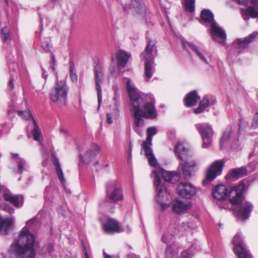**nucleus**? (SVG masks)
I'll use <instances>...</instances> for the list:
<instances>
[{
  "label": "nucleus",
  "mask_w": 258,
  "mask_h": 258,
  "mask_svg": "<svg viewBox=\"0 0 258 258\" xmlns=\"http://www.w3.org/2000/svg\"><path fill=\"white\" fill-rule=\"evenodd\" d=\"M100 148L99 147L95 144H92L89 149L87 151L85 156L84 159H83V157L81 156V159L83 160L84 162H90L91 158L95 157L96 155L99 152Z\"/></svg>",
  "instance_id": "nucleus-25"
},
{
  "label": "nucleus",
  "mask_w": 258,
  "mask_h": 258,
  "mask_svg": "<svg viewBox=\"0 0 258 258\" xmlns=\"http://www.w3.org/2000/svg\"><path fill=\"white\" fill-rule=\"evenodd\" d=\"M195 0H184V8L185 10L192 13L195 11Z\"/></svg>",
  "instance_id": "nucleus-39"
},
{
  "label": "nucleus",
  "mask_w": 258,
  "mask_h": 258,
  "mask_svg": "<svg viewBox=\"0 0 258 258\" xmlns=\"http://www.w3.org/2000/svg\"><path fill=\"white\" fill-rule=\"evenodd\" d=\"M244 187L243 184H240L230 188L229 190L226 186L220 185L215 187L213 192V196L214 199L219 202V207L221 209H226L228 208V202L226 201L228 196L229 197L230 202L233 205L239 204L244 199Z\"/></svg>",
  "instance_id": "nucleus-3"
},
{
  "label": "nucleus",
  "mask_w": 258,
  "mask_h": 258,
  "mask_svg": "<svg viewBox=\"0 0 258 258\" xmlns=\"http://www.w3.org/2000/svg\"><path fill=\"white\" fill-rule=\"evenodd\" d=\"M130 55L126 51L120 50L116 54L117 63L118 66L124 67L127 63Z\"/></svg>",
  "instance_id": "nucleus-29"
},
{
  "label": "nucleus",
  "mask_w": 258,
  "mask_h": 258,
  "mask_svg": "<svg viewBox=\"0 0 258 258\" xmlns=\"http://www.w3.org/2000/svg\"><path fill=\"white\" fill-rule=\"evenodd\" d=\"M33 122L34 124V127L32 131L33 138L35 141H38L41 137V133L34 118H33Z\"/></svg>",
  "instance_id": "nucleus-38"
},
{
  "label": "nucleus",
  "mask_w": 258,
  "mask_h": 258,
  "mask_svg": "<svg viewBox=\"0 0 258 258\" xmlns=\"http://www.w3.org/2000/svg\"><path fill=\"white\" fill-rule=\"evenodd\" d=\"M210 32L214 40L221 44L225 45L226 34L225 31L220 27L216 22L212 23L210 25Z\"/></svg>",
  "instance_id": "nucleus-12"
},
{
  "label": "nucleus",
  "mask_w": 258,
  "mask_h": 258,
  "mask_svg": "<svg viewBox=\"0 0 258 258\" xmlns=\"http://www.w3.org/2000/svg\"><path fill=\"white\" fill-rule=\"evenodd\" d=\"M104 258H111V256L109 255H107L105 254V255L104 256Z\"/></svg>",
  "instance_id": "nucleus-58"
},
{
  "label": "nucleus",
  "mask_w": 258,
  "mask_h": 258,
  "mask_svg": "<svg viewBox=\"0 0 258 258\" xmlns=\"http://www.w3.org/2000/svg\"><path fill=\"white\" fill-rule=\"evenodd\" d=\"M53 162L55 166L57 175L58 177L59 181L63 185L65 183V179L63 176V173L61 168L58 159L53 155Z\"/></svg>",
  "instance_id": "nucleus-33"
},
{
  "label": "nucleus",
  "mask_w": 258,
  "mask_h": 258,
  "mask_svg": "<svg viewBox=\"0 0 258 258\" xmlns=\"http://www.w3.org/2000/svg\"><path fill=\"white\" fill-rule=\"evenodd\" d=\"M167 235H163L162 236V238H161V240L162 241L164 242V243H167L168 242L167 240L166 239V237H167Z\"/></svg>",
  "instance_id": "nucleus-55"
},
{
  "label": "nucleus",
  "mask_w": 258,
  "mask_h": 258,
  "mask_svg": "<svg viewBox=\"0 0 258 258\" xmlns=\"http://www.w3.org/2000/svg\"><path fill=\"white\" fill-rule=\"evenodd\" d=\"M151 146L149 143H145V142H143L142 148L144 150L145 156L148 159L149 164L152 166L156 167L158 164L157 161L153 155Z\"/></svg>",
  "instance_id": "nucleus-19"
},
{
  "label": "nucleus",
  "mask_w": 258,
  "mask_h": 258,
  "mask_svg": "<svg viewBox=\"0 0 258 258\" xmlns=\"http://www.w3.org/2000/svg\"><path fill=\"white\" fill-rule=\"evenodd\" d=\"M126 80V89L130 98L129 109L134 117L133 129L140 136H142L145 122L143 118L154 119L157 116L155 106V99L151 94L141 92L131 84L130 78Z\"/></svg>",
  "instance_id": "nucleus-1"
},
{
  "label": "nucleus",
  "mask_w": 258,
  "mask_h": 258,
  "mask_svg": "<svg viewBox=\"0 0 258 258\" xmlns=\"http://www.w3.org/2000/svg\"><path fill=\"white\" fill-rule=\"evenodd\" d=\"M98 163H98V161H96V162H95V163H94V165H98Z\"/></svg>",
  "instance_id": "nucleus-59"
},
{
  "label": "nucleus",
  "mask_w": 258,
  "mask_h": 258,
  "mask_svg": "<svg viewBox=\"0 0 258 258\" xmlns=\"http://www.w3.org/2000/svg\"><path fill=\"white\" fill-rule=\"evenodd\" d=\"M154 175V185L156 192V200L157 203L159 204L162 210L168 208L170 204L172 197L166 188L161 181L160 177L158 175V172L156 170L153 171Z\"/></svg>",
  "instance_id": "nucleus-4"
},
{
  "label": "nucleus",
  "mask_w": 258,
  "mask_h": 258,
  "mask_svg": "<svg viewBox=\"0 0 258 258\" xmlns=\"http://www.w3.org/2000/svg\"><path fill=\"white\" fill-rule=\"evenodd\" d=\"M174 246L171 245H169L167 246L165 254L168 257L171 258L173 256V254L174 253H176V251H175L174 250Z\"/></svg>",
  "instance_id": "nucleus-41"
},
{
  "label": "nucleus",
  "mask_w": 258,
  "mask_h": 258,
  "mask_svg": "<svg viewBox=\"0 0 258 258\" xmlns=\"http://www.w3.org/2000/svg\"><path fill=\"white\" fill-rule=\"evenodd\" d=\"M45 73H46V71H43L42 74V77L44 78V79H46V77H47V75L45 74Z\"/></svg>",
  "instance_id": "nucleus-57"
},
{
  "label": "nucleus",
  "mask_w": 258,
  "mask_h": 258,
  "mask_svg": "<svg viewBox=\"0 0 258 258\" xmlns=\"http://www.w3.org/2000/svg\"><path fill=\"white\" fill-rule=\"evenodd\" d=\"M197 56L203 62L206 63V64H209V62L208 61V60L206 58V57L205 56L204 53L201 51L200 53L198 54Z\"/></svg>",
  "instance_id": "nucleus-47"
},
{
  "label": "nucleus",
  "mask_w": 258,
  "mask_h": 258,
  "mask_svg": "<svg viewBox=\"0 0 258 258\" xmlns=\"http://www.w3.org/2000/svg\"><path fill=\"white\" fill-rule=\"evenodd\" d=\"M220 146L221 149L227 147H230L234 150L241 149V144L235 127L229 126L226 128L221 138Z\"/></svg>",
  "instance_id": "nucleus-6"
},
{
  "label": "nucleus",
  "mask_w": 258,
  "mask_h": 258,
  "mask_svg": "<svg viewBox=\"0 0 258 258\" xmlns=\"http://www.w3.org/2000/svg\"><path fill=\"white\" fill-rule=\"evenodd\" d=\"M3 197L5 200L16 207H21L23 204V197L21 195H13L10 192H7L3 195Z\"/></svg>",
  "instance_id": "nucleus-18"
},
{
  "label": "nucleus",
  "mask_w": 258,
  "mask_h": 258,
  "mask_svg": "<svg viewBox=\"0 0 258 258\" xmlns=\"http://www.w3.org/2000/svg\"><path fill=\"white\" fill-rule=\"evenodd\" d=\"M183 48L185 49L186 48V46H185V44H183Z\"/></svg>",
  "instance_id": "nucleus-60"
},
{
  "label": "nucleus",
  "mask_w": 258,
  "mask_h": 258,
  "mask_svg": "<svg viewBox=\"0 0 258 258\" xmlns=\"http://www.w3.org/2000/svg\"><path fill=\"white\" fill-rule=\"evenodd\" d=\"M17 114L19 116L22 117L23 119L26 120L31 118L33 120V118H34L29 111H19L17 112Z\"/></svg>",
  "instance_id": "nucleus-40"
},
{
  "label": "nucleus",
  "mask_w": 258,
  "mask_h": 258,
  "mask_svg": "<svg viewBox=\"0 0 258 258\" xmlns=\"http://www.w3.org/2000/svg\"><path fill=\"white\" fill-rule=\"evenodd\" d=\"M154 62H145V80L148 81L152 77L154 72L153 67Z\"/></svg>",
  "instance_id": "nucleus-35"
},
{
  "label": "nucleus",
  "mask_w": 258,
  "mask_h": 258,
  "mask_svg": "<svg viewBox=\"0 0 258 258\" xmlns=\"http://www.w3.org/2000/svg\"><path fill=\"white\" fill-rule=\"evenodd\" d=\"M36 222L35 219L27 221L26 226L21 231L18 240L11 245L8 254L6 256L4 255L3 258L35 257V252L33 249L35 238L29 229H33Z\"/></svg>",
  "instance_id": "nucleus-2"
},
{
  "label": "nucleus",
  "mask_w": 258,
  "mask_h": 258,
  "mask_svg": "<svg viewBox=\"0 0 258 258\" xmlns=\"http://www.w3.org/2000/svg\"><path fill=\"white\" fill-rule=\"evenodd\" d=\"M157 53L155 43L149 40L144 51L141 54V58L145 60V62H154L155 55Z\"/></svg>",
  "instance_id": "nucleus-16"
},
{
  "label": "nucleus",
  "mask_w": 258,
  "mask_h": 258,
  "mask_svg": "<svg viewBox=\"0 0 258 258\" xmlns=\"http://www.w3.org/2000/svg\"><path fill=\"white\" fill-rule=\"evenodd\" d=\"M42 46L45 51H48L49 50V43L47 41L42 42Z\"/></svg>",
  "instance_id": "nucleus-51"
},
{
  "label": "nucleus",
  "mask_w": 258,
  "mask_h": 258,
  "mask_svg": "<svg viewBox=\"0 0 258 258\" xmlns=\"http://www.w3.org/2000/svg\"><path fill=\"white\" fill-rule=\"evenodd\" d=\"M9 68L10 80L8 83V87L10 90H13L14 88L13 81L17 77V70L18 68V66L16 63L13 62L9 64Z\"/></svg>",
  "instance_id": "nucleus-24"
},
{
  "label": "nucleus",
  "mask_w": 258,
  "mask_h": 258,
  "mask_svg": "<svg viewBox=\"0 0 258 258\" xmlns=\"http://www.w3.org/2000/svg\"><path fill=\"white\" fill-rule=\"evenodd\" d=\"M252 205L248 202H245L241 206L240 215L243 220H245L249 218L250 214L252 211Z\"/></svg>",
  "instance_id": "nucleus-30"
},
{
  "label": "nucleus",
  "mask_w": 258,
  "mask_h": 258,
  "mask_svg": "<svg viewBox=\"0 0 258 258\" xmlns=\"http://www.w3.org/2000/svg\"><path fill=\"white\" fill-rule=\"evenodd\" d=\"M201 17L203 23L206 26L208 25H211L212 23H215L216 22L214 19V15L209 10H204L201 12Z\"/></svg>",
  "instance_id": "nucleus-26"
},
{
  "label": "nucleus",
  "mask_w": 258,
  "mask_h": 258,
  "mask_svg": "<svg viewBox=\"0 0 258 258\" xmlns=\"http://www.w3.org/2000/svg\"><path fill=\"white\" fill-rule=\"evenodd\" d=\"M191 255V253H189L187 250H184L181 253V257L182 258H190Z\"/></svg>",
  "instance_id": "nucleus-49"
},
{
  "label": "nucleus",
  "mask_w": 258,
  "mask_h": 258,
  "mask_svg": "<svg viewBox=\"0 0 258 258\" xmlns=\"http://www.w3.org/2000/svg\"><path fill=\"white\" fill-rule=\"evenodd\" d=\"M188 46L196 53V55L201 52L198 47L192 42H186Z\"/></svg>",
  "instance_id": "nucleus-42"
},
{
  "label": "nucleus",
  "mask_w": 258,
  "mask_h": 258,
  "mask_svg": "<svg viewBox=\"0 0 258 258\" xmlns=\"http://www.w3.org/2000/svg\"><path fill=\"white\" fill-rule=\"evenodd\" d=\"M14 220L12 218L3 219L0 217V233L7 235L13 225Z\"/></svg>",
  "instance_id": "nucleus-22"
},
{
  "label": "nucleus",
  "mask_w": 258,
  "mask_h": 258,
  "mask_svg": "<svg viewBox=\"0 0 258 258\" xmlns=\"http://www.w3.org/2000/svg\"><path fill=\"white\" fill-rule=\"evenodd\" d=\"M70 77L73 82H76L77 81L78 76L76 73L73 72L72 71H71L70 72Z\"/></svg>",
  "instance_id": "nucleus-50"
},
{
  "label": "nucleus",
  "mask_w": 258,
  "mask_h": 258,
  "mask_svg": "<svg viewBox=\"0 0 258 258\" xmlns=\"http://www.w3.org/2000/svg\"><path fill=\"white\" fill-rule=\"evenodd\" d=\"M200 99V96L198 94L196 91H192L189 92L184 98L185 104L186 106L190 107L193 106Z\"/></svg>",
  "instance_id": "nucleus-27"
},
{
  "label": "nucleus",
  "mask_w": 258,
  "mask_h": 258,
  "mask_svg": "<svg viewBox=\"0 0 258 258\" xmlns=\"http://www.w3.org/2000/svg\"><path fill=\"white\" fill-rule=\"evenodd\" d=\"M56 60L55 59V57L53 54L51 55V64L50 66V69L51 70V71L53 72L55 71V67L56 66Z\"/></svg>",
  "instance_id": "nucleus-48"
},
{
  "label": "nucleus",
  "mask_w": 258,
  "mask_h": 258,
  "mask_svg": "<svg viewBox=\"0 0 258 258\" xmlns=\"http://www.w3.org/2000/svg\"><path fill=\"white\" fill-rule=\"evenodd\" d=\"M177 191L179 195L187 199H190L197 193L196 187L191 183L185 181L178 184Z\"/></svg>",
  "instance_id": "nucleus-11"
},
{
  "label": "nucleus",
  "mask_w": 258,
  "mask_h": 258,
  "mask_svg": "<svg viewBox=\"0 0 258 258\" xmlns=\"http://www.w3.org/2000/svg\"><path fill=\"white\" fill-rule=\"evenodd\" d=\"M2 186L1 184H0V190L2 189Z\"/></svg>",
  "instance_id": "nucleus-61"
},
{
  "label": "nucleus",
  "mask_w": 258,
  "mask_h": 258,
  "mask_svg": "<svg viewBox=\"0 0 258 258\" xmlns=\"http://www.w3.org/2000/svg\"><path fill=\"white\" fill-rule=\"evenodd\" d=\"M197 167V163L195 160L179 162L178 170L182 171L184 178L188 179L195 173Z\"/></svg>",
  "instance_id": "nucleus-13"
},
{
  "label": "nucleus",
  "mask_w": 258,
  "mask_h": 258,
  "mask_svg": "<svg viewBox=\"0 0 258 258\" xmlns=\"http://www.w3.org/2000/svg\"><path fill=\"white\" fill-rule=\"evenodd\" d=\"M162 174L164 179L169 182L174 183L176 180L173 172L163 171H162Z\"/></svg>",
  "instance_id": "nucleus-37"
},
{
  "label": "nucleus",
  "mask_w": 258,
  "mask_h": 258,
  "mask_svg": "<svg viewBox=\"0 0 258 258\" xmlns=\"http://www.w3.org/2000/svg\"><path fill=\"white\" fill-rule=\"evenodd\" d=\"M251 127L254 129L258 128V112H256L253 115Z\"/></svg>",
  "instance_id": "nucleus-44"
},
{
  "label": "nucleus",
  "mask_w": 258,
  "mask_h": 258,
  "mask_svg": "<svg viewBox=\"0 0 258 258\" xmlns=\"http://www.w3.org/2000/svg\"><path fill=\"white\" fill-rule=\"evenodd\" d=\"M107 122L109 124H111L112 123L113 121L112 119L111 115V114L107 113Z\"/></svg>",
  "instance_id": "nucleus-52"
},
{
  "label": "nucleus",
  "mask_w": 258,
  "mask_h": 258,
  "mask_svg": "<svg viewBox=\"0 0 258 258\" xmlns=\"http://www.w3.org/2000/svg\"><path fill=\"white\" fill-rule=\"evenodd\" d=\"M232 243L234 252L238 258H252L239 234H236L234 237Z\"/></svg>",
  "instance_id": "nucleus-10"
},
{
  "label": "nucleus",
  "mask_w": 258,
  "mask_h": 258,
  "mask_svg": "<svg viewBox=\"0 0 258 258\" xmlns=\"http://www.w3.org/2000/svg\"><path fill=\"white\" fill-rule=\"evenodd\" d=\"M224 165L223 160H217L213 162L207 170L206 178L203 181V184L206 185L221 174Z\"/></svg>",
  "instance_id": "nucleus-8"
},
{
  "label": "nucleus",
  "mask_w": 258,
  "mask_h": 258,
  "mask_svg": "<svg viewBox=\"0 0 258 258\" xmlns=\"http://www.w3.org/2000/svg\"><path fill=\"white\" fill-rule=\"evenodd\" d=\"M238 3L241 5H247L248 3V0H237Z\"/></svg>",
  "instance_id": "nucleus-54"
},
{
  "label": "nucleus",
  "mask_w": 258,
  "mask_h": 258,
  "mask_svg": "<svg viewBox=\"0 0 258 258\" xmlns=\"http://www.w3.org/2000/svg\"><path fill=\"white\" fill-rule=\"evenodd\" d=\"M3 210L10 214L14 212V209L8 204H5L3 207Z\"/></svg>",
  "instance_id": "nucleus-45"
},
{
  "label": "nucleus",
  "mask_w": 258,
  "mask_h": 258,
  "mask_svg": "<svg viewBox=\"0 0 258 258\" xmlns=\"http://www.w3.org/2000/svg\"><path fill=\"white\" fill-rule=\"evenodd\" d=\"M6 1H7V0H6Z\"/></svg>",
  "instance_id": "nucleus-62"
},
{
  "label": "nucleus",
  "mask_w": 258,
  "mask_h": 258,
  "mask_svg": "<svg viewBox=\"0 0 258 258\" xmlns=\"http://www.w3.org/2000/svg\"><path fill=\"white\" fill-rule=\"evenodd\" d=\"M105 233L112 234L114 233H120L123 231L130 232L129 226L126 225V230L120 227L118 223L115 220L109 219L103 225Z\"/></svg>",
  "instance_id": "nucleus-15"
},
{
  "label": "nucleus",
  "mask_w": 258,
  "mask_h": 258,
  "mask_svg": "<svg viewBox=\"0 0 258 258\" xmlns=\"http://www.w3.org/2000/svg\"><path fill=\"white\" fill-rule=\"evenodd\" d=\"M69 88L64 81H56L54 87L51 90L50 100L59 107L66 105Z\"/></svg>",
  "instance_id": "nucleus-5"
},
{
  "label": "nucleus",
  "mask_w": 258,
  "mask_h": 258,
  "mask_svg": "<svg viewBox=\"0 0 258 258\" xmlns=\"http://www.w3.org/2000/svg\"><path fill=\"white\" fill-rule=\"evenodd\" d=\"M174 153L176 157L180 161L184 162L187 160L189 153V146L187 143L178 142L174 148Z\"/></svg>",
  "instance_id": "nucleus-17"
},
{
  "label": "nucleus",
  "mask_w": 258,
  "mask_h": 258,
  "mask_svg": "<svg viewBox=\"0 0 258 258\" xmlns=\"http://www.w3.org/2000/svg\"><path fill=\"white\" fill-rule=\"evenodd\" d=\"M59 132L60 133L63 134L64 135H68V131H67V130H66L63 127H60L59 128Z\"/></svg>",
  "instance_id": "nucleus-53"
},
{
  "label": "nucleus",
  "mask_w": 258,
  "mask_h": 258,
  "mask_svg": "<svg viewBox=\"0 0 258 258\" xmlns=\"http://www.w3.org/2000/svg\"><path fill=\"white\" fill-rule=\"evenodd\" d=\"M246 169L244 167L238 168H234L230 170L229 172L228 176L232 178L237 179L242 176L246 175Z\"/></svg>",
  "instance_id": "nucleus-31"
},
{
  "label": "nucleus",
  "mask_w": 258,
  "mask_h": 258,
  "mask_svg": "<svg viewBox=\"0 0 258 258\" xmlns=\"http://www.w3.org/2000/svg\"><path fill=\"white\" fill-rule=\"evenodd\" d=\"M196 127L202 136L203 141V147H209L212 143V137L214 135L211 126L208 123H203L196 124Z\"/></svg>",
  "instance_id": "nucleus-9"
},
{
  "label": "nucleus",
  "mask_w": 258,
  "mask_h": 258,
  "mask_svg": "<svg viewBox=\"0 0 258 258\" xmlns=\"http://www.w3.org/2000/svg\"><path fill=\"white\" fill-rule=\"evenodd\" d=\"M94 74L95 80V88L97 92L98 102L99 106L102 101V91L100 86L103 80V70L100 65L97 64L94 67Z\"/></svg>",
  "instance_id": "nucleus-14"
},
{
  "label": "nucleus",
  "mask_w": 258,
  "mask_h": 258,
  "mask_svg": "<svg viewBox=\"0 0 258 258\" xmlns=\"http://www.w3.org/2000/svg\"><path fill=\"white\" fill-rule=\"evenodd\" d=\"M113 101L116 107H118L119 105V96L116 92H115L114 97L113 98Z\"/></svg>",
  "instance_id": "nucleus-46"
},
{
  "label": "nucleus",
  "mask_w": 258,
  "mask_h": 258,
  "mask_svg": "<svg viewBox=\"0 0 258 258\" xmlns=\"http://www.w3.org/2000/svg\"><path fill=\"white\" fill-rule=\"evenodd\" d=\"M85 258H89V255L85 249H84Z\"/></svg>",
  "instance_id": "nucleus-56"
},
{
  "label": "nucleus",
  "mask_w": 258,
  "mask_h": 258,
  "mask_svg": "<svg viewBox=\"0 0 258 258\" xmlns=\"http://www.w3.org/2000/svg\"><path fill=\"white\" fill-rule=\"evenodd\" d=\"M258 35L257 32H253L247 37L244 39H238L235 40L233 44L237 45L238 48H245L248 46L249 44L251 43L256 38Z\"/></svg>",
  "instance_id": "nucleus-21"
},
{
  "label": "nucleus",
  "mask_w": 258,
  "mask_h": 258,
  "mask_svg": "<svg viewBox=\"0 0 258 258\" xmlns=\"http://www.w3.org/2000/svg\"><path fill=\"white\" fill-rule=\"evenodd\" d=\"M157 133V129L155 126L149 127L147 130V138L144 141L145 143H149V145H152L153 137Z\"/></svg>",
  "instance_id": "nucleus-36"
},
{
  "label": "nucleus",
  "mask_w": 258,
  "mask_h": 258,
  "mask_svg": "<svg viewBox=\"0 0 258 258\" xmlns=\"http://www.w3.org/2000/svg\"><path fill=\"white\" fill-rule=\"evenodd\" d=\"M191 207L190 202H183L181 200H177L172 204L173 210L177 214L183 213L187 211Z\"/></svg>",
  "instance_id": "nucleus-20"
},
{
  "label": "nucleus",
  "mask_w": 258,
  "mask_h": 258,
  "mask_svg": "<svg viewBox=\"0 0 258 258\" xmlns=\"http://www.w3.org/2000/svg\"><path fill=\"white\" fill-rule=\"evenodd\" d=\"M131 3L130 9L134 10L138 14L143 16L145 13V8L142 0H131Z\"/></svg>",
  "instance_id": "nucleus-28"
},
{
  "label": "nucleus",
  "mask_w": 258,
  "mask_h": 258,
  "mask_svg": "<svg viewBox=\"0 0 258 258\" xmlns=\"http://www.w3.org/2000/svg\"><path fill=\"white\" fill-rule=\"evenodd\" d=\"M12 158L15 160L18 167V171L21 174L24 170H26L28 165L26 161L20 157L19 155L15 153H11Z\"/></svg>",
  "instance_id": "nucleus-23"
},
{
  "label": "nucleus",
  "mask_w": 258,
  "mask_h": 258,
  "mask_svg": "<svg viewBox=\"0 0 258 258\" xmlns=\"http://www.w3.org/2000/svg\"><path fill=\"white\" fill-rule=\"evenodd\" d=\"M188 46L196 53V55L201 52L198 47L192 42H186Z\"/></svg>",
  "instance_id": "nucleus-43"
},
{
  "label": "nucleus",
  "mask_w": 258,
  "mask_h": 258,
  "mask_svg": "<svg viewBox=\"0 0 258 258\" xmlns=\"http://www.w3.org/2000/svg\"><path fill=\"white\" fill-rule=\"evenodd\" d=\"M123 196L121 189L117 187L116 181H111L106 183V200L105 205L109 206V204L116 203L123 200Z\"/></svg>",
  "instance_id": "nucleus-7"
},
{
  "label": "nucleus",
  "mask_w": 258,
  "mask_h": 258,
  "mask_svg": "<svg viewBox=\"0 0 258 258\" xmlns=\"http://www.w3.org/2000/svg\"><path fill=\"white\" fill-rule=\"evenodd\" d=\"M209 96H205L200 103L199 106L194 110V112L199 114L203 112L205 109L212 104L210 102Z\"/></svg>",
  "instance_id": "nucleus-32"
},
{
  "label": "nucleus",
  "mask_w": 258,
  "mask_h": 258,
  "mask_svg": "<svg viewBox=\"0 0 258 258\" xmlns=\"http://www.w3.org/2000/svg\"><path fill=\"white\" fill-rule=\"evenodd\" d=\"M1 38L4 44H10L12 39L10 30L7 27L2 28L1 33Z\"/></svg>",
  "instance_id": "nucleus-34"
}]
</instances>
